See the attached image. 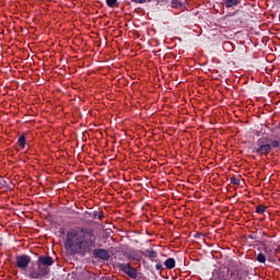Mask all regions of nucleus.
Wrapping results in <instances>:
<instances>
[{"label": "nucleus", "instance_id": "nucleus-15", "mask_svg": "<svg viewBox=\"0 0 280 280\" xmlns=\"http://www.w3.org/2000/svg\"><path fill=\"white\" fill-rule=\"evenodd\" d=\"M256 213H260V214L266 213V206H264V205L257 206L256 207Z\"/></svg>", "mask_w": 280, "mask_h": 280}, {"label": "nucleus", "instance_id": "nucleus-9", "mask_svg": "<svg viewBox=\"0 0 280 280\" xmlns=\"http://www.w3.org/2000/svg\"><path fill=\"white\" fill-rule=\"evenodd\" d=\"M165 268H168V270H172L176 268V260L174 258H168L164 261Z\"/></svg>", "mask_w": 280, "mask_h": 280}, {"label": "nucleus", "instance_id": "nucleus-18", "mask_svg": "<svg viewBox=\"0 0 280 280\" xmlns=\"http://www.w3.org/2000/svg\"><path fill=\"white\" fill-rule=\"evenodd\" d=\"M173 8H183V2L180 0H172Z\"/></svg>", "mask_w": 280, "mask_h": 280}, {"label": "nucleus", "instance_id": "nucleus-19", "mask_svg": "<svg viewBox=\"0 0 280 280\" xmlns=\"http://www.w3.org/2000/svg\"><path fill=\"white\" fill-rule=\"evenodd\" d=\"M230 183H231L232 185H237V186H240V178L233 176V177L230 178Z\"/></svg>", "mask_w": 280, "mask_h": 280}, {"label": "nucleus", "instance_id": "nucleus-8", "mask_svg": "<svg viewBox=\"0 0 280 280\" xmlns=\"http://www.w3.org/2000/svg\"><path fill=\"white\" fill-rule=\"evenodd\" d=\"M141 255H143V257H149L151 261H153L158 257L156 250L154 249H145L144 252H141Z\"/></svg>", "mask_w": 280, "mask_h": 280}, {"label": "nucleus", "instance_id": "nucleus-4", "mask_svg": "<svg viewBox=\"0 0 280 280\" xmlns=\"http://www.w3.org/2000/svg\"><path fill=\"white\" fill-rule=\"evenodd\" d=\"M32 262V257L27 255H19L15 257V268L27 270V266Z\"/></svg>", "mask_w": 280, "mask_h": 280}, {"label": "nucleus", "instance_id": "nucleus-16", "mask_svg": "<svg viewBox=\"0 0 280 280\" xmlns=\"http://www.w3.org/2000/svg\"><path fill=\"white\" fill-rule=\"evenodd\" d=\"M38 272L42 279H44V277H47L49 275V270H47V268H39Z\"/></svg>", "mask_w": 280, "mask_h": 280}, {"label": "nucleus", "instance_id": "nucleus-23", "mask_svg": "<svg viewBox=\"0 0 280 280\" xmlns=\"http://www.w3.org/2000/svg\"><path fill=\"white\" fill-rule=\"evenodd\" d=\"M132 3H145V0H131Z\"/></svg>", "mask_w": 280, "mask_h": 280}, {"label": "nucleus", "instance_id": "nucleus-17", "mask_svg": "<svg viewBox=\"0 0 280 280\" xmlns=\"http://www.w3.org/2000/svg\"><path fill=\"white\" fill-rule=\"evenodd\" d=\"M18 143H19L20 148H22V149L25 148V136L24 135L20 136Z\"/></svg>", "mask_w": 280, "mask_h": 280}, {"label": "nucleus", "instance_id": "nucleus-20", "mask_svg": "<svg viewBox=\"0 0 280 280\" xmlns=\"http://www.w3.org/2000/svg\"><path fill=\"white\" fill-rule=\"evenodd\" d=\"M106 3L108 8H115V5L117 4V0H106Z\"/></svg>", "mask_w": 280, "mask_h": 280}, {"label": "nucleus", "instance_id": "nucleus-3", "mask_svg": "<svg viewBox=\"0 0 280 280\" xmlns=\"http://www.w3.org/2000/svg\"><path fill=\"white\" fill-rule=\"evenodd\" d=\"M117 268L121 270V272H124L125 275H127V277H129L130 279H137V268L130 266V264H124V262H119L117 265Z\"/></svg>", "mask_w": 280, "mask_h": 280}, {"label": "nucleus", "instance_id": "nucleus-11", "mask_svg": "<svg viewBox=\"0 0 280 280\" xmlns=\"http://www.w3.org/2000/svg\"><path fill=\"white\" fill-rule=\"evenodd\" d=\"M266 259H267V256L264 253H259L256 256V261H258V264H266Z\"/></svg>", "mask_w": 280, "mask_h": 280}, {"label": "nucleus", "instance_id": "nucleus-22", "mask_svg": "<svg viewBox=\"0 0 280 280\" xmlns=\"http://www.w3.org/2000/svg\"><path fill=\"white\" fill-rule=\"evenodd\" d=\"M155 269L156 270H163V265L162 264H156Z\"/></svg>", "mask_w": 280, "mask_h": 280}, {"label": "nucleus", "instance_id": "nucleus-7", "mask_svg": "<svg viewBox=\"0 0 280 280\" xmlns=\"http://www.w3.org/2000/svg\"><path fill=\"white\" fill-rule=\"evenodd\" d=\"M38 264H42V266H54V258L51 256H39L38 257Z\"/></svg>", "mask_w": 280, "mask_h": 280}, {"label": "nucleus", "instance_id": "nucleus-14", "mask_svg": "<svg viewBox=\"0 0 280 280\" xmlns=\"http://www.w3.org/2000/svg\"><path fill=\"white\" fill-rule=\"evenodd\" d=\"M30 277H31V279H43L40 277V272L39 271H35V270L31 271Z\"/></svg>", "mask_w": 280, "mask_h": 280}, {"label": "nucleus", "instance_id": "nucleus-10", "mask_svg": "<svg viewBox=\"0 0 280 280\" xmlns=\"http://www.w3.org/2000/svg\"><path fill=\"white\" fill-rule=\"evenodd\" d=\"M242 0H224L225 8H235V5H240Z\"/></svg>", "mask_w": 280, "mask_h": 280}, {"label": "nucleus", "instance_id": "nucleus-21", "mask_svg": "<svg viewBox=\"0 0 280 280\" xmlns=\"http://www.w3.org/2000/svg\"><path fill=\"white\" fill-rule=\"evenodd\" d=\"M247 237H248V240H257V233L254 232V233L249 234Z\"/></svg>", "mask_w": 280, "mask_h": 280}, {"label": "nucleus", "instance_id": "nucleus-12", "mask_svg": "<svg viewBox=\"0 0 280 280\" xmlns=\"http://www.w3.org/2000/svg\"><path fill=\"white\" fill-rule=\"evenodd\" d=\"M128 259H130L131 261H141L142 257L137 253H132L129 254Z\"/></svg>", "mask_w": 280, "mask_h": 280}, {"label": "nucleus", "instance_id": "nucleus-13", "mask_svg": "<svg viewBox=\"0 0 280 280\" xmlns=\"http://www.w3.org/2000/svg\"><path fill=\"white\" fill-rule=\"evenodd\" d=\"M92 218H93L94 220H104V213H103V212L94 211V212L92 213Z\"/></svg>", "mask_w": 280, "mask_h": 280}, {"label": "nucleus", "instance_id": "nucleus-6", "mask_svg": "<svg viewBox=\"0 0 280 280\" xmlns=\"http://www.w3.org/2000/svg\"><path fill=\"white\" fill-rule=\"evenodd\" d=\"M262 246V250L264 253L267 255V259L268 261L272 260V252L275 250V248L270 245H268V242L264 241L260 243Z\"/></svg>", "mask_w": 280, "mask_h": 280}, {"label": "nucleus", "instance_id": "nucleus-2", "mask_svg": "<svg viewBox=\"0 0 280 280\" xmlns=\"http://www.w3.org/2000/svg\"><path fill=\"white\" fill-rule=\"evenodd\" d=\"M280 149V140H272L268 137L259 138L253 148L254 154L258 156H268L273 149Z\"/></svg>", "mask_w": 280, "mask_h": 280}, {"label": "nucleus", "instance_id": "nucleus-1", "mask_svg": "<svg viewBox=\"0 0 280 280\" xmlns=\"http://www.w3.org/2000/svg\"><path fill=\"white\" fill-rule=\"evenodd\" d=\"M97 244L95 230L86 226L71 229L66 234L65 248L70 255H85Z\"/></svg>", "mask_w": 280, "mask_h": 280}, {"label": "nucleus", "instance_id": "nucleus-24", "mask_svg": "<svg viewBox=\"0 0 280 280\" xmlns=\"http://www.w3.org/2000/svg\"><path fill=\"white\" fill-rule=\"evenodd\" d=\"M200 235H202V234L197 233V234L195 235V237L198 238V237H200Z\"/></svg>", "mask_w": 280, "mask_h": 280}, {"label": "nucleus", "instance_id": "nucleus-5", "mask_svg": "<svg viewBox=\"0 0 280 280\" xmlns=\"http://www.w3.org/2000/svg\"><path fill=\"white\" fill-rule=\"evenodd\" d=\"M93 255L96 259H102L103 261H108L110 259V254L104 248L94 249Z\"/></svg>", "mask_w": 280, "mask_h": 280}, {"label": "nucleus", "instance_id": "nucleus-25", "mask_svg": "<svg viewBox=\"0 0 280 280\" xmlns=\"http://www.w3.org/2000/svg\"><path fill=\"white\" fill-rule=\"evenodd\" d=\"M145 1H148V3H150L152 0H145Z\"/></svg>", "mask_w": 280, "mask_h": 280}]
</instances>
